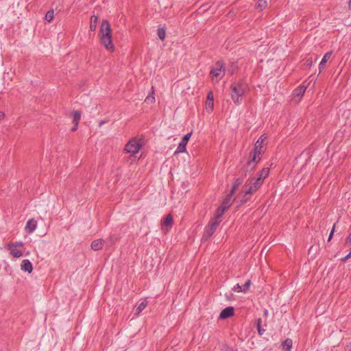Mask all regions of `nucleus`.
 <instances>
[{"label": "nucleus", "mask_w": 351, "mask_h": 351, "mask_svg": "<svg viewBox=\"0 0 351 351\" xmlns=\"http://www.w3.org/2000/svg\"><path fill=\"white\" fill-rule=\"evenodd\" d=\"M186 144H187L186 143L181 141V142L179 143V145L175 152V154H177L178 153L185 152Z\"/></svg>", "instance_id": "nucleus-25"}, {"label": "nucleus", "mask_w": 351, "mask_h": 351, "mask_svg": "<svg viewBox=\"0 0 351 351\" xmlns=\"http://www.w3.org/2000/svg\"><path fill=\"white\" fill-rule=\"evenodd\" d=\"M250 159L244 165L241 171L245 174V176L253 171L256 167L258 162L261 160V157H256L254 155L250 154Z\"/></svg>", "instance_id": "nucleus-7"}, {"label": "nucleus", "mask_w": 351, "mask_h": 351, "mask_svg": "<svg viewBox=\"0 0 351 351\" xmlns=\"http://www.w3.org/2000/svg\"><path fill=\"white\" fill-rule=\"evenodd\" d=\"M6 248L14 258H20L23 254L22 248H24V243L22 241L9 243Z\"/></svg>", "instance_id": "nucleus-5"}, {"label": "nucleus", "mask_w": 351, "mask_h": 351, "mask_svg": "<svg viewBox=\"0 0 351 351\" xmlns=\"http://www.w3.org/2000/svg\"><path fill=\"white\" fill-rule=\"evenodd\" d=\"M351 257V251L350 252V253L346 255L345 257H343L341 261L343 262H346L348 258H350Z\"/></svg>", "instance_id": "nucleus-37"}, {"label": "nucleus", "mask_w": 351, "mask_h": 351, "mask_svg": "<svg viewBox=\"0 0 351 351\" xmlns=\"http://www.w3.org/2000/svg\"><path fill=\"white\" fill-rule=\"evenodd\" d=\"M21 268V270H23L24 271H27L29 274L32 273V271L33 270L32 265L31 262L27 259H25L22 261Z\"/></svg>", "instance_id": "nucleus-14"}, {"label": "nucleus", "mask_w": 351, "mask_h": 351, "mask_svg": "<svg viewBox=\"0 0 351 351\" xmlns=\"http://www.w3.org/2000/svg\"><path fill=\"white\" fill-rule=\"evenodd\" d=\"M5 117V113L3 112L0 111V120L3 119Z\"/></svg>", "instance_id": "nucleus-39"}, {"label": "nucleus", "mask_w": 351, "mask_h": 351, "mask_svg": "<svg viewBox=\"0 0 351 351\" xmlns=\"http://www.w3.org/2000/svg\"><path fill=\"white\" fill-rule=\"evenodd\" d=\"M251 285V280H247L245 283L243 285V291L244 293L247 292L248 291V289H250V287Z\"/></svg>", "instance_id": "nucleus-32"}, {"label": "nucleus", "mask_w": 351, "mask_h": 351, "mask_svg": "<svg viewBox=\"0 0 351 351\" xmlns=\"http://www.w3.org/2000/svg\"><path fill=\"white\" fill-rule=\"evenodd\" d=\"M78 125L74 124V126L71 128V131L74 132L77 129Z\"/></svg>", "instance_id": "nucleus-41"}, {"label": "nucleus", "mask_w": 351, "mask_h": 351, "mask_svg": "<svg viewBox=\"0 0 351 351\" xmlns=\"http://www.w3.org/2000/svg\"><path fill=\"white\" fill-rule=\"evenodd\" d=\"M72 116L75 121H80L81 119V112L75 110L72 112Z\"/></svg>", "instance_id": "nucleus-31"}, {"label": "nucleus", "mask_w": 351, "mask_h": 351, "mask_svg": "<svg viewBox=\"0 0 351 351\" xmlns=\"http://www.w3.org/2000/svg\"><path fill=\"white\" fill-rule=\"evenodd\" d=\"M234 313V308L232 306H228L223 309L219 314V318L225 319L226 318L233 316Z\"/></svg>", "instance_id": "nucleus-11"}, {"label": "nucleus", "mask_w": 351, "mask_h": 351, "mask_svg": "<svg viewBox=\"0 0 351 351\" xmlns=\"http://www.w3.org/2000/svg\"><path fill=\"white\" fill-rule=\"evenodd\" d=\"M104 244V241L103 239H95L94 240L90 245L91 249L97 251L102 248Z\"/></svg>", "instance_id": "nucleus-15"}, {"label": "nucleus", "mask_w": 351, "mask_h": 351, "mask_svg": "<svg viewBox=\"0 0 351 351\" xmlns=\"http://www.w3.org/2000/svg\"><path fill=\"white\" fill-rule=\"evenodd\" d=\"M154 93V86L152 87V95H148L146 99V102H150L154 103L155 101V97L153 96V94Z\"/></svg>", "instance_id": "nucleus-30"}, {"label": "nucleus", "mask_w": 351, "mask_h": 351, "mask_svg": "<svg viewBox=\"0 0 351 351\" xmlns=\"http://www.w3.org/2000/svg\"><path fill=\"white\" fill-rule=\"evenodd\" d=\"M216 229H215L213 227H212L210 225H208L204 230V234H203V239L207 240L208 238H210L213 233L215 232Z\"/></svg>", "instance_id": "nucleus-18"}, {"label": "nucleus", "mask_w": 351, "mask_h": 351, "mask_svg": "<svg viewBox=\"0 0 351 351\" xmlns=\"http://www.w3.org/2000/svg\"><path fill=\"white\" fill-rule=\"evenodd\" d=\"M220 208H218L217 210V215L216 217L208 223L212 227H213L215 229H217V226L221 222V217L222 215H220Z\"/></svg>", "instance_id": "nucleus-16"}, {"label": "nucleus", "mask_w": 351, "mask_h": 351, "mask_svg": "<svg viewBox=\"0 0 351 351\" xmlns=\"http://www.w3.org/2000/svg\"><path fill=\"white\" fill-rule=\"evenodd\" d=\"M270 169L268 167L263 168L259 173L256 178H260L261 184H263L264 180L269 175Z\"/></svg>", "instance_id": "nucleus-17"}, {"label": "nucleus", "mask_w": 351, "mask_h": 351, "mask_svg": "<svg viewBox=\"0 0 351 351\" xmlns=\"http://www.w3.org/2000/svg\"><path fill=\"white\" fill-rule=\"evenodd\" d=\"M313 64V60L311 58H308L305 60L304 65L307 67H311Z\"/></svg>", "instance_id": "nucleus-35"}, {"label": "nucleus", "mask_w": 351, "mask_h": 351, "mask_svg": "<svg viewBox=\"0 0 351 351\" xmlns=\"http://www.w3.org/2000/svg\"><path fill=\"white\" fill-rule=\"evenodd\" d=\"M104 121H101L100 123H99V125H101L102 124H104Z\"/></svg>", "instance_id": "nucleus-44"}, {"label": "nucleus", "mask_w": 351, "mask_h": 351, "mask_svg": "<svg viewBox=\"0 0 351 351\" xmlns=\"http://www.w3.org/2000/svg\"><path fill=\"white\" fill-rule=\"evenodd\" d=\"M267 6V2L266 0H258L256 4V8L263 10Z\"/></svg>", "instance_id": "nucleus-26"}, {"label": "nucleus", "mask_w": 351, "mask_h": 351, "mask_svg": "<svg viewBox=\"0 0 351 351\" xmlns=\"http://www.w3.org/2000/svg\"><path fill=\"white\" fill-rule=\"evenodd\" d=\"M37 228V221L34 219H29L25 225V230L28 233H32Z\"/></svg>", "instance_id": "nucleus-12"}, {"label": "nucleus", "mask_w": 351, "mask_h": 351, "mask_svg": "<svg viewBox=\"0 0 351 351\" xmlns=\"http://www.w3.org/2000/svg\"><path fill=\"white\" fill-rule=\"evenodd\" d=\"M348 6H349V8L351 9V0H349V1H348Z\"/></svg>", "instance_id": "nucleus-43"}, {"label": "nucleus", "mask_w": 351, "mask_h": 351, "mask_svg": "<svg viewBox=\"0 0 351 351\" xmlns=\"http://www.w3.org/2000/svg\"><path fill=\"white\" fill-rule=\"evenodd\" d=\"M234 194V193H232V192H230V194L225 197L221 206L219 208H220V215H223L224 212L230 208L234 199L233 197Z\"/></svg>", "instance_id": "nucleus-8"}, {"label": "nucleus", "mask_w": 351, "mask_h": 351, "mask_svg": "<svg viewBox=\"0 0 351 351\" xmlns=\"http://www.w3.org/2000/svg\"><path fill=\"white\" fill-rule=\"evenodd\" d=\"M191 134H192L191 132L186 134V135L184 136L182 141L187 143L188 141L189 140V138L191 136Z\"/></svg>", "instance_id": "nucleus-34"}, {"label": "nucleus", "mask_w": 351, "mask_h": 351, "mask_svg": "<svg viewBox=\"0 0 351 351\" xmlns=\"http://www.w3.org/2000/svg\"><path fill=\"white\" fill-rule=\"evenodd\" d=\"M293 341L291 339H287L282 343V348L283 351H291L292 348Z\"/></svg>", "instance_id": "nucleus-21"}, {"label": "nucleus", "mask_w": 351, "mask_h": 351, "mask_svg": "<svg viewBox=\"0 0 351 351\" xmlns=\"http://www.w3.org/2000/svg\"><path fill=\"white\" fill-rule=\"evenodd\" d=\"M173 222V217L171 214H169L166 216V217L162 221V226H165L167 227H171Z\"/></svg>", "instance_id": "nucleus-22"}, {"label": "nucleus", "mask_w": 351, "mask_h": 351, "mask_svg": "<svg viewBox=\"0 0 351 351\" xmlns=\"http://www.w3.org/2000/svg\"><path fill=\"white\" fill-rule=\"evenodd\" d=\"M306 90V86H298V88H296L293 91V99L296 102H299L301 99V98L302 97V96L304 95L305 91Z\"/></svg>", "instance_id": "nucleus-10"}, {"label": "nucleus", "mask_w": 351, "mask_h": 351, "mask_svg": "<svg viewBox=\"0 0 351 351\" xmlns=\"http://www.w3.org/2000/svg\"><path fill=\"white\" fill-rule=\"evenodd\" d=\"M261 323H262V320L261 318L258 319H257V324H256V327H257V330H258V334L260 335H263V333L265 332V330L264 328H262L261 326Z\"/></svg>", "instance_id": "nucleus-27"}, {"label": "nucleus", "mask_w": 351, "mask_h": 351, "mask_svg": "<svg viewBox=\"0 0 351 351\" xmlns=\"http://www.w3.org/2000/svg\"><path fill=\"white\" fill-rule=\"evenodd\" d=\"M98 21V17L93 15L90 18V31H95L97 28V23Z\"/></svg>", "instance_id": "nucleus-24"}, {"label": "nucleus", "mask_w": 351, "mask_h": 351, "mask_svg": "<svg viewBox=\"0 0 351 351\" xmlns=\"http://www.w3.org/2000/svg\"><path fill=\"white\" fill-rule=\"evenodd\" d=\"M214 106V98L212 91H210L207 95L206 101V108L208 112H212Z\"/></svg>", "instance_id": "nucleus-13"}, {"label": "nucleus", "mask_w": 351, "mask_h": 351, "mask_svg": "<svg viewBox=\"0 0 351 351\" xmlns=\"http://www.w3.org/2000/svg\"><path fill=\"white\" fill-rule=\"evenodd\" d=\"M262 184L260 178H252L248 179L243 186L244 197L254 193Z\"/></svg>", "instance_id": "nucleus-4"}, {"label": "nucleus", "mask_w": 351, "mask_h": 351, "mask_svg": "<svg viewBox=\"0 0 351 351\" xmlns=\"http://www.w3.org/2000/svg\"><path fill=\"white\" fill-rule=\"evenodd\" d=\"M266 140L267 136L265 135H261V137L255 143L254 149L251 152L250 154L256 157H261V155L265 152L264 145L266 143Z\"/></svg>", "instance_id": "nucleus-6"}, {"label": "nucleus", "mask_w": 351, "mask_h": 351, "mask_svg": "<svg viewBox=\"0 0 351 351\" xmlns=\"http://www.w3.org/2000/svg\"><path fill=\"white\" fill-rule=\"evenodd\" d=\"M79 121H75V119H73V123L75 124L76 125H78Z\"/></svg>", "instance_id": "nucleus-42"}, {"label": "nucleus", "mask_w": 351, "mask_h": 351, "mask_svg": "<svg viewBox=\"0 0 351 351\" xmlns=\"http://www.w3.org/2000/svg\"><path fill=\"white\" fill-rule=\"evenodd\" d=\"M243 179L241 178L234 179L230 192H232V193H234L238 187L243 183Z\"/></svg>", "instance_id": "nucleus-23"}, {"label": "nucleus", "mask_w": 351, "mask_h": 351, "mask_svg": "<svg viewBox=\"0 0 351 351\" xmlns=\"http://www.w3.org/2000/svg\"><path fill=\"white\" fill-rule=\"evenodd\" d=\"M335 223L334 224L333 227H332V229L329 234V237H328V241H330L332 237H333V234H334V232H335Z\"/></svg>", "instance_id": "nucleus-36"}, {"label": "nucleus", "mask_w": 351, "mask_h": 351, "mask_svg": "<svg viewBox=\"0 0 351 351\" xmlns=\"http://www.w3.org/2000/svg\"><path fill=\"white\" fill-rule=\"evenodd\" d=\"M346 244L351 243V232L350 233L348 237L346 238Z\"/></svg>", "instance_id": "nucleus-38"}, {"label": "nucleus", "mask_w": 351, "mask_h": 351, "mask_svg": "<svg viewBox=\"0 0 351 351\" xmlns=\"http://www.w3.org/2000/svg\"><path fill=\"white\" fill-rule=\"evenodd\" d=\"M243 286H241L239 284H237L233 288L232 291L234 292H243Z\"/></svg>", "instance_id": "nucleus-33"}, {"label": "nucleus", "mask_w": 351, "mask_h": 351, "mask_svg": "<svg viewBox=\"0 0 351 351\" xmlns=\"http://www.w3.org/2000/svg\"><path fill=\"white\" fill-rule=\"evenodd\" d=\"M148 302L146 299L143 300L135 308L134 315L138 316L147 306Z\"/></svg>", "instance_id": "nucleus-19"}, {"label": "nucleus", "mask_w": 351, "mask_h": 351, "mask_svg": "<svg viewBox=\"0 0 351 351\" xmlns=\"http://www.w3.org/2000/svg\"><path fill=\"white\" fill-rule=\"evenodd\" d=\"M332 56V51H328L324 56L321 62L319 65V71H322L325 68L326 62Z\"/></svg>", "instance_id": "nucleus-20"}, {"label": "nucleus", "mask_w": 351, "mask_h": 351, "mask_svg": "<svg viewBox=\"0 0 351 351\" xmlns=\"http://www.w3.org/2000/svg\"><path fill=\"white\" fill-rule=\"evenodd\" d=\"M142 146L141 138H133L125 144L123 152L127 154H130L132 156H135V155L138 153Z\"/></svg>", "instance_id": "nucleus-3"}, {"label": "nucleus", "mask_w": 351, "mask_h": 351, "mask_svg": "<svg viewBox=\"0 0 351 351\" xmlns=\"http://www.w3.org/2000/svg\"><path fill=\"white\" fill-rule=\"evenodd\" d=\"M248 84L243 80H239L230 86V97L237 106L242 102L243 96L248 91Z\"/></svg>", "instance_id": "nucleus-2"}, {"label": "nucleus", "mask_w": 351, "mask_h": 351, "mask_svg": "<svg viewBox=\"0 0 351 351\" xmlns=\"http://www.w3.org/2000/svg\"><path fill=\"white\" fill-rule=\"evenodd\" d=\"M223 64L221 62H217L216 63V66L213 68L210 71V75L212 76L213 80H216L219 81L221 78V71H223Z\"/></svg>", "instance_id": "nucleus-9"}, {"label": "nucleus", "mask_w": 351, "mask_h": 351, "mask_svg": "<svg viewBox=\"0 0 351 351\" xmlns=\"http://www.w3.org/2000/svg\"><path fill=\"white\" fill-rule=\"evenodd\" d=\"M158 36L161 40H164L166 36V31L163 28H159L158 29Z\"/></svg>", "instance_id": "nucleus-28"}, {"label": "nucleus", "mask_w": 351, "mask_h": 351, "mask_svg": "<svg viewBox=\"0 0 351 351\" xmlns=\"http://www.w3.org/2000/svg\"><path fill=\"white\" fill-rule=\"evenodd\" d=\"M53 19V10H49L45 14V20L48 22H51Z\"/></svg>", "instance_id": "nucleus-29"}, {"label": "nucleus", "mask_w": 351, "mask_h": 351, "mask_svg": "<svg viewBox=\"0 0 351 351\" xmlns=\"http://www.w3.org/2000/svg\"><path fill=\"white\" fill-rule=\"evenodd\" d=\"M98 36L101 43L108 51H113L114 50V47L112 42V29L108 21H102Z\"/></svg>", "instance_id": "nucleus-1"}, {"label": "nucleus", "mask_w": 351, "mask_h": 351, "mask_svg": "<svg viewBox=\"0 0 351 351\" xmlns=\"http://www.w3.org/2000/svg\"><path fill=\"white\" fill-rule=\"evenodd\" d=\"M346 350L351 351V342L346 346Z\"/></svg>", "instance_id": "nucleus-40"}]
</instances>
